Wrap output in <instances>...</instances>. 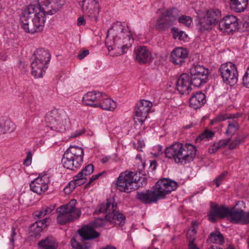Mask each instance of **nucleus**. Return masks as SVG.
<instances>
[{
    "mask_svg": "<svg viewBox=\"0 0 249 249\" xmlns=\"http://www.w3.org/2000/svg\"><path fill=\"white\" fill-rule=\"evenodd\" d=\"M219 149L218 145L217 143H214L213 144L210 146L208 149V152L210 154H213L216 152Z\"/></svg>",
    "mask_w": 249,
    "mask_h": 249,
    "instance_id": "nucleus-50",
    "label": "nucleus"
},
{
    "mask_svg": "<svg viewBox=\"0 0 249 249\" xmlns=\"http://www.w3.org/2000/svg\"><path fill=\"white\" fill-rule=\"evenodd\" d=\"M140 173L125 171L120 174L116 181V186L121 192L130 193L142 187L147 183L146 178L140 176Z\"/></svg>",
    "mask_w": 249,
    "mask_h": 249,
    "instance_id": "nucleus-4",
    "label": "nucleus"
},
{
    "mask_svg": "<svg viewBox=\"0 0 249 249\" xmlns=\"http://www.w3.org/2000/svg\"><path fill=\"white\" fill-rule=\"evenodd\" d=\"M32 154L30 151H28L27 154L26 158L24 161V164L28 166L31 164L32 162Z\"/></svg>",
    "mask_w": 249,
    "mask_h": 249,
    "instance_id": "nucleus-51",
    "label": "nucleus"
},
{
    "mask_svg": "<svg viewBox=\"0 0 249 249\" xmlns=\"http://www.w3.org/2000/svg\"><path fill=\"white\" fill-rule=\"evenodd\" d=\"M249 0H230L231 8L236 13L244 12L248 5Z\"/></svg>",
    "mask_w": 249,
    "mask_h": 249,
    "instance_id": "nucleus-32",
    "label": "nucleus"
},
{
    "mask_svg": "<svg viewBox=\"0 0 249 249\" xmlns=\"http://www.w3.org/2000/svg\"><path fill=\"white\" fill-rule=\"evenodd\" d=\"M102 97V93L96 91L88 92L83 97V104L86 106L95 107V104L99 103Z\"/></svg>",
    "mask_w": 249,
    "mask_h": 249,
    "instance_id": "nucleus-25",
    "label": "nucleus"
},
{
    "mask_svg": "<svg viewBox=\"0 0 249 249\" xmlns=\"http://www.w3.org/2000/svg\"><path fill=\"white\" fill-rule=\"evenodd\" d=\"M136 198L145 204L155 203L159 200L153 189L144 192H138Z\"/></svg>",
    "mask_w": 249,
    "mask_h": 249,
    "instance_id": "nucleus-22",
    "label": "nucleus"
},
{
    "mask_svg": "<svg viewBox=\"0 0 249 249\" xmlns=\"http://www.w3.org/2000/svg\"><path fill=\"white\" fill-rule=\"evenodd\" d=\"M214 136V133L212 130L208 129L205 130L202 134L196 139L197 142H200L203 140L209 141L213 138Z\"/></svg>",
    "mask_w": 249,
    "mask_h": 249,
    "instance_id": "nucleus-39",
    "label": "nucleus"
},
{
    "mask_svg": "<svg viewBox=\"0 0 249 249\" xmlns=\"http://www.w3.org/2000/svg\"><path fill=\"white\" fill-rule=\"evenodd\" d=\"M51 55L48 50L43 48L36 50L34 53V59L44 63L45 65L50 61Z\"/></svg>",
    "mask_w": 249,
    "mask_h": 249,
    "instance_id": "nucleus-31",
    "label": "nucleus"
},
{
    "mask_svg": "<svg viewBox=\"0 0 249 249\" xmlns=\"http://www.w3.org/2000/svg\"><path fill=\"white\" fill-rule=\"evenodd\" d=\"M53 0H37L39 5H37L38 7H40L42 9H44V8H41V6H45L47 7L49 4H50ZM45 11V10H44Z\"/></svg>",
    "mask_w": 249,
    "mask_h": 249,
    "instance_id": "nucleus-47",
    "label": "nucleus"
},
{
    "mask_svg": "<svg viewBox=\"0 0 249 249\" xmlns=\"http://www.w3.org/2000/svg\"><path fill=\"white\" fill-rule=\"evenodd\" d=\"M15 231H16L15 229L14 228H13L12 229V232L11 234V236H10V237L9 238L10 245L12 247H13V246H14V242H15V237L17 234Z\"/></svg>",
    "mask_w": 249,
    "mask_h": 249,
    "instance_id": "nucleus-52",
    "label": "nucleus"
},
{
    "mask_svg": "<svg viewBox=\"0 0 249 249\" xmlns=\"http://www.w3.org/2000/svg\"><path fill=\"white\" fill-rule=\"evenodd\" d=\"M34 214L35 217L38 218H41L46 215L44 211L42 208L40 210L35 212Z\"/></svg>",
    "mask_w": 249,
    "mask_h": 249,
    "instance_id": "nucleus-54",
    "label": "nucleus"
},
{
    "mask_svg": "<svg viewBox=\"0 0 249 249\" xmlns=\"http://www.w3.org/2000/svg\"><path fill=\"white\" fill-rule=\"evenodd\" d=\"M223 81L231 86L236 83L238 80V72L236 66L231 62L222 64L219 69Z\"/></svg>",
    "mask_w": 249,
    "mask_h": 249,
    "instance_id": "nucleus-12",
    "label": "nucleus"
},
{
    "mask_svg": "<svg viewBox=\"0 0 249 249\" xmlns=\"http://www.w3.org/2000/svg\"><path fill=\"white\" fill-rule=\"evenodd\" d=\"M45 121L52 129L60 132L65 131L71 123L68 116L64 110L55 108L49 112Z\"/></svg>",
    "mask_w": 249,
    "mask_h": 249,
    "instance_id": "nucleus-6",
    "label": "nucleus"
},
{
    "mask_svg": "<svg viewBox=\"0 0 249 249\" xmlns=\"http://www.w3.org/2000/svg\"><path fill=\"white\" fill-rule=\"evenodd\" d=\"M231 139L230 138H229L226 140H220L217 143L219 149L224 148L226 146H227L228 144H229V142H231Z\"/></svg>",
    "mask_w": 249,
    "mask_h": 249,
    "instance_id": "nucleus-48",
    "label": "nucleus"
},
{
    "mask_svg": "<svg viewBox=\"0 0 249 249\" xmlns=\"http://www.w3.org/2000/svg\"><path fill=\"white\" fill-rule=\"evenodd\" d=\"M95 213L97 214L107 213L104 218H99L96 220L99 226L105 224L106 221L120 225L124 223L125 216L118 211L117 203L113 198L107 199L106 203L99 205Z\"/></svg>",
    "mask_w": 249,
    "mask_h": 249,
    "instance_id": "nucleus-5",
    "label": "nucleus"
},
{
    "mask_svg": "<svg viewBox=\"0 0 249 249\" xmlns=\"http://www.w3.org/2000/svg\"><path fill=\"white\" fill-rule=\"evenodd\" d=\"M188 55L187 49L181 47L177 48L171 53V61L175 65L181 66L185 63Z\"/></svg>",
    "mask_w": 249,
    "mask_h": 249,
    "instance_id": "nucleus-21",
    "label": "nucleus"
},
{
    "mask_svg": "<svg viewBox=\"0 0 249 249\" xmlns=\"http://www.w3.org/2000/svg\"><path fill=\"white\" fill-rule=\"evenodd\" d=\"M86 24V20L84 19V17H80L77 19V24L78 26H80L81 25H84Z\"/></svg>",
    "mask_w": 249,
    "mask_h": 249,
    "instance_id": "nucleus-57",
    "label": "nucleus"
},
{
    "mask_svg": "<svg viewBox=\"0 0 249 249\" xmlns=\"http://www.w3.org/2000/svg\"><path fill=\"white\" fill-rule=\"evenodd\" d=\"M84 133V131L81 130H78V131H76V132H75L73 134L71 135L70 137L71 138H75V137H79L80 136V135H81L83 133Z\"/></svg>",
    "mask_w": 249,
    "mask_h": 249,
    "instance_id": "nucleus-58",
    "label": "nucleus"
},
{
    "mask_svg": "<svg viewBox=\"0 0 249 249\" xmlns=\"http://www.w3.org/2000/svg\"><path fill=\"white\" fill-rule=\"evenodd\" d=\"M84 154L82 147L70 146L64 153L62 160L64 167L71 170H76L83 162Z\"/></svg>",
    "mask_w": 249,
    "mask_h": 249,
    "instance_id": "nucleus-7",
    "label": "nucleus"
},
{
    "mask_svg": "<svg viewBox=\"0 0 249 249\" xmlns=\"http://www.w3.org/2000/svg\"><path fill=\"white\" fill-rule=\"evenodd\" d=\"M242 142L243 139L238 137L231 143H230L229 144V148L230 149H233L236 148Z\"/></svg>",
    "mask_w": 249,
    "mask_h": 249,
    "instance_id": "nucleus-43",
    "label": "nucleus"
},
{
    "mask_svg": "<svg viewBox=\"0 0 249 249\" xmlns=\"http://www.w3.org/2000/svg\"><path fill=\"white\" fill-rule=\"evenodd\" d=\"M85 183V181L81 180L79 178H73V180L70 181L69 184L64 188V192L66 194H70L77 186H80Z\"/></svg>",
    "mask_w": 249,
    "mask_h": 249,
    "instance_id": "nucleus-37",
    "label": "nucleus"
},
{
    "mask_svg": "<svg viewBox=\"0 0 249 249\" xmlns=\"http://www.w3.org/2000/svg\"><path fill=\"white\" fill-rule=\"evenodd\" d=\"M49 220V219L46 218L33 224L29 228L31 236L34 237L37 236L42 231L43 227L47 226V223Z\"/></svg>",
    "mask_w": 249,
    "mask_h": 249,
    "instance_id": "nucleus-30",
    "label": "nucleus"
},
{
    "mask_svg": "<svg viewBox=\"0 0 249 249\" xmlns=\"http://www.w3.org/2000/svg\"><path fill=\"white\" fill-rule=\"evenodd\" d=\"M153 106L152 102L145 100H141L135 108V119L142 124L147 117V115Z\"/></svg>",
    "mask_w": 249,
    "mask_h": 249,
    "instance_id": "nucleus-14",
    "label": "nucleus"
},
{
    "mask_svg": "<svg viewBox=\"0 0 249 249\" xmlns=\"http://www.w3.org/2000/svg\"><path fill=\"white\" fill-rule=\"evenodd\" d=\"M15 128V125L11 121L0 119V135L12 132Z\"/></svg>",
    "mask_w": 249,
    "mask_h": 249,
    "instance_id": "nucleus-33",
    "label": "nucleus"
},
{
    "mask_svg": "<svg viewBox=\"0 0 249 249\" xmlns=\"http://www.w3.org/2000/svg\"><path fill=\"white\" fill-rule=\"evenodd\" d=\"M174 38L180 40H184L187 38V36L183 31H179L178 28L173 27L171 29Z\"/></svg>",
    "mask_w": 249,
    "mask_h": 249,
    "instance_id": "nucleus-40",
    "label": "nucleus"
},
{
    "mask_svg": "<svg viewBox=\"0 0 249 249\" xmlns=\"http://www.w3.org/2000/svg\"><path fill=\"white\" fill-rule=\"evenodd\" d=\"M135 59L140 64H146L152 61V55L150 51L143 46L136 47L134 50Z\"/></svg>",
    "mask_w": 249,
    "mask_h": 249,
    "instance_id": "nucleus-20",
    "label": "nucleus"
},
{
    "mask_svg": "<svg viewBox=\"0 0 249 249\" xmlns=\"http://www.w3.org/2000/svg\"><path fill=\"white\" fill-rule=\"evenodd\" d=\"M179 22L189 27L192 23V18L187 16H182L178 18Z\"/></svg>",
    "mask_w": 249,
    "mask_h": 249,
    "instance_id": "nucleus-41",
    "label": "nucleus"
},
{
    "mask_svg": "<svg viewBox=\"0 0 249 249\" xmlns=\"http://www.w3.org/2000/svg\"><path fill=\"white\" fill-rule=\"evenodd\" d=\"M188 249H200L197 245L194 243V242H189L188 244Z\"/></svg>",
    "mask_w": 249,
    "mask_h": 249,
    "instance_id": "nucleus-59",
    "label": "nucleus"
},
{
    "mask_svg": "<svg viewBox=\"0 0 249 249\" xmlns=\"http://www.w3.org/2000/svg\"><path fill=\"white\" fill-rule=\"evenodd\" d=\"M178 187L176 181L168 178H162L157 182L152 188L159 200L164 198L166 195L175 190Z\"/></svg>",
    "mask_w": 249,
    "mask_h": 249,
    "instance_id": "nucleus-10",
    "label": "nucleus"
},
{
    "mask_svg": "<svg viewBox=\"0 0 249 249\" xmlns=\"http://www.w3.org/2000/svg\"><path fill=\"white\" fill-rule=\"evenodd\" d=\"M192 80L188 74L184 73L180 75L176 82L177 89L181 94H189L192 90Z\"/></svg>",
    "mask_w": 249,
    "mask_h": 249,
    "instance_id": "nucleus-17",
    "label": "nucleus"
},
{
    "mask_svg": "<svg viewBox=\"0 0 249 249\" xmlns=\"http://www.w3.org/2000/svg\"><path fill=\"white\" fill-rule=\"evenodd\" d=\"M89 54V51L88 50H85L81 52L77 56L79 59L82 60L85 58L87 55Z\"/></svg>",
    "mask_w": 249,
    "mask_h": 249,
    "instance_id": "nucleus-56",
    "label": "nucleus"
},
{
    "mask_svg": "<svg viewBox=\"0 0 249 249\" xmlns=\"http://www.w3.org/2000/svg\"><path fill=\"white\" fill-rule=\"evenodd\" d=\"M76 204V200L72 199L67 205L57 208L56 212L58 213L57 221L59 224L65 225L79 218L81 212L79 209L75 207Z\"/></svg>",
    "mask_w": 249,
    "mask_h": 249,
    "instance_id": "nucleus-8",
    "label": "nucleus"
},
{
    "mask_svg": "<svg viewBox=\"0 0 249 249\" xmlns=\"http://www.w3.org/2000/svg\"><path fill=\"white\" fill-rule=\"evenodd\" d=\"M103 173H100L97 175H95L92 176V177L90 178L89 182L86 184L85 187H88L92 182L96 180L99 177L103 175Z\"/></svg>",
    "mask_w": 249,
    "mask_h": 249,
    "instance_id": "nucleus-53",
    "label": "nucleus"
},
{
    "mask_svg": "<svg viewBox=\"0 0 249 249\" xmlns=\"http://www.w3.org/2000/svg\"><path fill=\"white\" fill-rule=\"evenodd\" d=\"M229 212L230 209L226 206L212 203L208 218L210 221L214 222L216 221V218H223L226 216L228 217Z\"/></svg>",
    "mask_w": 249,
    "mask_h": 249,
    "instance_id": "nucleus-16",
    "label": "nucleus"
},
{
    "mask_svg": "<svg viewBox=\"0 0 249 249\" xmlns=\"http://www.w3.org/2000/svg\"><path fill=\"white\" fill-rule=\"evenodd\" d=\"M133 42L128 27H124L120 22L114 23L108 30L105 40L109 54L113 56L124 54Z\"/></svg>",
    "mask_w": 249,
    "mask_h": 249,
    "instance_id": "nucleus-1",
    "label": "nucleus"
},
{
    "mask_svg": "<svg viewBox=\"0 0 249 249\" xmlns=\"http://www.w3.org/2000/svg\"><path fill=\"white\" fill-rule=\"evenodd\" d=\"M207 242L209 243L222 245L224 243V240L223 235L219 231H216L212 232L209 235Z\"/></svg>",
    "mask_w": 249,
    "mask_h": 249,
    "instance_id": "nucleus-34",
    "label": "nucleus"
},
{
    "mask_svg": "<svg viewBox=\"0 0 249 249\" xmlns=\"http://www.w3.org/2000/svg\"><path fill=\"white\" fill-rule=\"evenodd\" d=\"M205 103V95L201 92L196 93L190 99V106L194 109L202 107Z\"/></svg>",
    "mask_w": 249,
    "mask_h": 249,
    "instance_id": "nucleus-28",
    "label": "nucleus"
},
{
    "mask_svg": "<svg viewBox=\"0 0 249 249\" xmlns=\"http://www.w3.org/2000/svg\"><path fill=\"white\" fill-rule=\"evenodd\" d=\"M44 63L36 61L34 59L31 64V73L35 78H40L43 76V73L46 69Z\"/></svg>",
    "mask_w": 249,
    "mask_h": 249,
    "instance_id": "nucleus-29",
    "label": "nucleus"
},
{
    "mask_svg": "<svg viewBox=\"0 0 249 249\" xmlns=\"http://www.w3.org/2000/svg\"><path fill=\"white\" fill-rule=\"evenodd\" d=\"M221 16V12L218 9H212L206 12L205 16L200 18L197 24L198 29L201 32L211 29L214 25Z\"/></svg>",
    "mask_w": 249,
    "mask_h": 249,
    "instance_id": "nucleus-9",
    "label": "nucleus"
},
{
    "mask_svg": "<svg viewBox=\"0 0 249 249\" xmlns=\"http://www.w3.org/2000/svg\"><path fill=\"white\" fill-rule=\"evenodd\" d=\"M138 143L139 146L137 147V149L139 151H142V148H143L145 146L144 142L143 141H138Z\"/></svg>",
    "mask_w": 249,
    "mask_h": 249,
    "instance_id": "nucleus-60",
    "label": "nucleus"
},
{
    "mask_svg": "<svg viewBox=\"0 0 249 249\" xmlns=\"http://www.w3.org/2000/svg\"><path fill=\"white\" fill-rule=\"evenodd\" d=\"M157 167V163L156 161H152L150 163V168L152 169V170H155Z\"/></svg>",
    "mask_w": 249,
    "mask_h": 249,
    "instance_id": "nucleus-61",
    "label": "nucleus"
},
{
    "mask_svg": "<svg viewBox=\"0 0 249 249\" xmlns=\"http://www.w3.org/2000/svg\"><path fill=\"white\" fill-rule=\"evenodd\" d=\"M81 10L85 16L91 22L96 23L98 20L100 8L96 0H83Z\"/></svg>",
    "mask_w": 249,
    "mask_h": 249,
    "instance_id": "nucleus-13",
    "label": "nucleus"
},
{
    "mask_svg": "<svg viewBox=\"0 0 249 249\" xmlns=\"http://www.w3.org/2000/svg\"><path fill=\"white\" fill-rule=\"evenodd\" d=\"M49 180L46 176L38 177L30 184L31 190L38 195L44 193L48 188Z\"/></svg>",
    "mask_w": 249,
    "mask_h": 249,
    "instance_id": "nucleus-19",
    "label": "nucleus"
},
{
    "mask_svg": "<svg viewBox=\"0 0 249 249\" xmlns=\"http://www.w3.org/2000/svg\"><path fill=\"white\" fill-rule=\"evenodd\" d=\"M241 115L239 113H235L231 114H221L217 115L216 117L212 119L211 121V124L213 125L217 123L224 121L228 119L238 118L241 117Z\"/></svg>",
    "mask_w": 249,
    "mask_h": 249,
    "instance_id": "nucleus-35",
    "label": "nucleus"
},
{
    "mask_svg": "<svg viewBox=\"0 0 249 249\" xmlns=\"http://www.w3.org/2000/svg\"><path fill=\"white\" fill-rule=\"evenodd\" d=\"M219 27L223 32L232 33L239 28L238 19L233 15L227 16L219 22Z\"/></svg>",
    "mask_w": 249,
    "mask_h": 249,
    "instance_id": "nucleus-15",
    "label": "nucleus"
},
{
    "mask_svg": "<svg viewBox=\"0 0 249 249\" xmlns=\"http://www.w3.org/2000/svg\"><path fill=\"white\" fill-rule=\"evenodd\" d=\"M109 159V158L106 157L103 158L102 159L101 161L103 163H105L108 161Z\"/></svg>",
    "mask_w": 249,
    "mask_h": 249,
    "instance_id": "nucleus-63",
    "label": "nucleus"
},
{
    "mask_svg": "<svg viewBox=\"0 0 249 249\" xmlns=\"http://www.w3.org/2000/svg\"><path fill=\"white\" fill-rule=\"evenodd\" d=\"M210 249H223V248L221 247H218V246L216 245H213L212 246Z\"/></svg>",
    "mask_w": 249,
    "mask_h": 249,
    "instance_id": "nucleus-64",
    "label": "nucleus"
},
{
    "mask_svg": "<svg viewBox=\"0 0 249 249\" xmlns=\"http://www.w3.org/2000/svg\"><path fill=\"white\" fill-rule=\"evenodd\" d=\"M228 218L233 222L238 224L249 223V212L246 213L242 210L230 209Z\"/></svg>",
    "mask_w": 249,
    "mask_h": 249,
    "instance_id": "nucleus-18",
    "label": "nucleus"
},
{
    "mask_svg": "<svg viewBox=\"0 0 249 249\" xmlns=\"http://www.w3.org/2000/svg\"><path fill=\"white\" fill-rule=\"evenodd\" d=\"M49 14H53L51 10L45 11L36 5H29L23 10L20 18L22 29L25 32L32 34L42 32L46 16Z\"/></svg>",
    "mask_w": 249,
    "mask_h": 249,
    "instance_id": "nucleus-2",
    "label": "nucleus"
},
{
    "mask_svg": "<svg viewBox=\"0 0 249 249\" xmlns=\"http://www.w3.org/2000/svg\"><path fill=\"white\" fill-rule=\"evenodd\" d=\"M243 83L245 86L249 88V67L247 68L246 72L243 77Z\"/></svg>",
    "mask_w": 249,
    "mask_h": 249,
    "instance_id": "nucleus-44",
    "label": "nucleus"
},
{
    "mask_svg": "<svg viewBox=\"0 0 249 249\" xmlns=\"http://www.w3.org/2000/svg\"><path fill=\"white\" fill-rule=\"evenodd\" d=\"M196 78L199 79V81L198 82V85L196 84L194 82L195 79L192 78V77H191V80H192V85H193L194 87H199L202 84H204L206 83L207 82V80H208V79H204L203 80H201V78H202L201 76H197Z\"/></svg>",
    "mask_w": 249,
    "mask_h": 249,
    "instance_id": "nucleus-45",
    "label": "nucleus"
},
{
    "mask_svg": "<svg viewBox=\"0 0 249 249\" xmlns=\"http://www.w3.org/2000/svg\"><path fill=\"white\" fill-rule=\"evenodd\" d=\"M190 73L192 78L195 79V83L198 85L199 79L196 77L201 76V80L208 79L209 71L201 65H193L190 70Z\"/></svg>",
    "mask_w": 249,
    "mask_h": 249,
    "instance_id": "nucleus-23",
    "label": "nucleus"
},
{
    "mask_svg": "<svg viewBox=\"0 0 249 249\" xmlns=\"http://www.w3.org/2000/svg\"><path fill=\"white\" fill-rule=\"evenodd\" d=\"M44 211L46 215L50 213L55 208L54 205H50L49 206H45L42 208Z\"/></svg>",
    "mask_w": 249,
    "mask_h": 249,
    "instance_id": "nucleus-55",
    "label": "nucleus"
},
{
    "mask_svg": "<svg viewBox=\"0 0 249 249\" xmlns=\"http://www.w3.org/2000/svg\"><path fill=\"white\" fill-rule=\"evenodd\" d=\"M196 151V147L192 144L176 142L166 148L165 155L176 163L185 164L194 160Z\"/></svg>",
    "mask_w": 249,
    "mask_h": 249,
    "instance_id": "nucleus-3",
    "label": "nucleus"
},
{
    "mask_svg": "<svg viewBox=\"0 0 249 249\" xmlns=\"http://www.w3.org/2000/svg\"><path fill=\"white\" fill-rule=\"evenodd\" d=\"M94 170V166L92 164H89L87 166L83 169L81 172L78 173L76 176H75V178H79L81 180H83V181H85V183L87 180L86 178V176L90 175Z\"/></svg>",
    "mask_w": 249,
    "mask_h": 249,
    "instance_id": "nucleus-38",
    "label": "nucleus"
},
{
    "mask_svg": "<svg viewBox=\"0 0 249 249\" xmlns=\"http://www.w3.org/2000/svg\"><path fill=\"white\" fill-rule=\"evenodd\" d=\"M196 234L193 231H188L186 234L187 238L189 242H194L196 238Z\"/></svg>",
    "mask_w": 249,
    "mask_h": 249,
    "instance_id": "nucleus-46",
    "label": "nucleus"
},
{
    "mask_svg": "<svg viewBox=\"0 0 249 249\" xmlns=\"http://www.w3.org/2000/svg\"><path fill=\"white\" fill-rule=\"evenodd\" d=\"M178 16L173 9H167L163 11L157 20L155 27L160 31H164L175 24Z\"/></svg>",
    "mask_w": 249,
    "mask_h": 249,
    "instance_id": "nucleus-11",
    "label": "nucleus"
},
{
    "mask_svg": "<svg viewBox=\"0 0 249 249\" xmlns=\"http://www.w3.org/2000/svg\"><path fill=\"white\" fill-rule=\"evenodd\" d=\"M58 243L52 236H48L38 243V249H56Z\"/></svg>",
    "mask_w": 249,
    "mask_h": 249,
    "instance_id": "nucleus-27",
    "label": "nucleus"
},
{
    "mask_svg": "<svg viewBox=\"0 0 249 249\" xmlns=\"http://www.w3.org/2000/svg\"><path fill=\"white\" fill-rule=\"evenodd\" d=\"M71 244L73 248L77 249H83V247L74 238H72L71 240Z\"/></svg>",
    "mask_w": 249,
    "mask_h": 249,
    "instance_id": "nucleus-49",
    "label": "nucleus"
},
{
    "mask_svg": "<svg viewBox=\"0 0 249 249\" xmlns=\"http://www.w3.org/2000/svg\"><path fill=\"white\" fill-rule=\"evenodd\" d=\"M227 174V171H224L213 180V182L216 184V187L219 186L221 182L224 180Z\"/></svg>",
    "mask_w": 249,
    "mask_h": 249,
    "instance_id": "nucleus-42",
    "label": "nucleus"
},
{
    "mask_svg": "<svg viewBox=\"0 0 249 249\" xmlns=\"http://www.w3.org/2000/svg\"><path fill=\"white\" fill-rule=\"evenodd\" d=\"M79 235L84 239L91 240L98 237L100 233L89 225L84 226L78 231Z\"/></svg>",
    "mask_w": 249,
    "mask_h": 249,
    "instance_id": "nucleus-26",
    "label": "nucleus"
},
{
    "mask_svg": "<svg viewBox=\"0 0 249 249\" xmlns=\"http://www.w3.org/2000/svg\"><path fill=\"white\" fill-rule=\"evenodd\" d=\"M239 124L236 120H230L225 134L227 136H232L239 129Z\"/></svg>",
    "mask_w": 249,
    "mask_h": 249,
    "instance_id": "nucleus-36",
    "label": "nucleus"
},
{
    "mask_svg": "<svg viewBox=\"0 0 249 249\" xmlns=\"http://www.w3.org/2000/svg\"><path fill=\"white\" fill-rule=\"evenodd\" d=\"M101 249H116L114 246L111 245H107L105 247L102 248Z\"/></svg>",
    "mask_w": 249,
    "mask_h": 249,
    "instance_id": "nucleus-62",
    "label": "nucleus"
},
{
    "mask_svg": "<svg viewBox=\"0 0 249 249\" xmlns=\"http://www.w3.org/2000/svg\"><path fill=\"white\" fill-rule=\"evenodd\" d=\"M100 107L102 109L108 111H113L117 107L115 102L108 97L106 94L102 93V97L99 103L95 104V107Z\"/></svg>",
    "mask_w": 249,
    "mask_h": 249,
    "instance_id": "nucleus-24",
    "label": "nucleus"
}]
</instances>
